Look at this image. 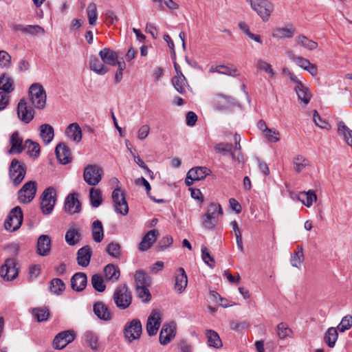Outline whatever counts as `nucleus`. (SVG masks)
<instances>
[{"label": "nucleus", "mask_w": 352, "mask_h": 352, "mask_svg": "<svg viewBox=\"0 0 352 352\" xmlns=\"http://www.w3.org/2000/svg\"><path fill=\"white\" fill-rule=\"evenodd\" d=\"M263 22H267L274 11V4L269 0H245Z\"/></svg>", "instance_id": "nucleus-1"}, {"label": "nucleus", "mask_w": 352, "mask_h": 352, "mask_svg": "<svg viewBox=\"0 0 352 352\" xmlns=\"http://www.w3.org/2000/svg\"><path fill=\"white\" fill-rule=\"evenodd\" d=\"M223 214V210L219 204L211 203L202 217V225L208 230L213 229L217 222L219 216Z\"/></svg>", "instance_id": "nucleus-2"}, {"label": "nucleus", "mask_w": 352, "mask_h": 352, "mask_svg": "<svg viewBox=\"0 0 352 352\" xmlns=\"http://www.w3.org/2000/svg\"><path fill=\"white\" fill-rule=\"evenodd\" d=\"M113 300L120 309L128 308L132 302V294L124 284L119 285L113 294Z\"/></svg>", "instance_id": "nucleus-3"}, {"label": "nucleus", "mask_w": 352, "mask_h": 352, "mask_svg": "<svg viewBox=\"0 0 352 352\" xmlns=\"http://www.w3.org/2000/svg\"><path fill=\"white\" fill-rule=\"evenodd\" d=\"M28 94L30 101L35 108L38 109L45 108L47 95L40 83H33L29 88Z\"/></svg>", "instance_id": "nucleus-4"}, {"label": "nucleus", "mask_w": 352, "mask_h": 352, "mask_svg": "<svg viewBox=\"0 0 352 352\" xmlns=\"http://www.w3.org/2000/svg\"><path fill=\"white\" fill-rule=\"evenodd\" d=\"M23 219V215L21 208L16 206L11 210L4 222L5 229L9 232H14L18 230Z\"/></svg>", "instance_id": "nucleus-5"}, {"label": "nucleus", "mask_w": 352, "mask_h": 352, "mask_svg": "<svg viewBox=\"0 0 352 352\" xmlns=\"http://www.w3.org/2000/svg\"><path fill=\"white\" fill-rule=\"evenodd\" d=\"M26 174L25 165L16 159H13L9 167V176L14 186L19 185Z\"/></svg>", "instance_id": "nucleus-6"}, {"label": "nucleus", "mask_w": 352, "mask_h": 352, "mask_svg": "<svg viewBox=\"0 0 352 352\" xmlns=\"http://www.w3.org/2000/svg\"><path fill=\"white\" fill-rule=\"evenodd\" d=\"M102 168L96 164L87 166L83 172V179L89 186H96L102 180Z\"/></svg>", "instance_id": "nucleus-7"}, {"label": "nucleus", "mask_w": 352, "mask_h": 352, "mask_svg": "<svg viewBox=\"0 0 352 352\" xmlns=\"http://www.w3.org/2000/svg\"><path fill=\"white\" fill-rule=\"evenodd\" d=\"M56 191L52 187L46 188L41 197V208L43 214H49L54 209L56 203Z\"/></svg>", "instance_id": "nucleus-8"}, {"label": "nucleus", "mask_w": 352, "mask_h": 352, "mask_svg": "<svg viewBox=\"0 0 352 352\" xmlns=\"http://www.w3.org/2000/svg\"><path fill=\"white\" fill-rule=\"evenodd\" d=\"M37 186L34 181L26 182L18 192V199L19 202L28 204L31 202L36 193Z\"/></svg>", "instance_id": "nucleus-9"}, {"label": "nucleus", "mask_w": 352, "mask_h": 352, "mask_svg": "<svg viewBox=\"0 0 352 352\" xmlns=\"http://www.w3.org/2000/svg\"><path fill=\"white\" fill-rule=\"evenodd\" d=\"M115 211L123 216L129 212V206L126 201L124 194L120 188H116L112 192Z\"/></svg>", "instance_id": "nucleus-10"}, {"label": "nucleus", "mask_w": 352, "mask_h": 352, "mask_svg": "<svg viewBox=\"0 0 352 352\" xmlns=\"http://www.w3.org/2000/svg\"><path fill=\"white\" fill-rule=\"evenodd\" d=\"M142 330V327L140 320L133 319L125 324L124 329V336L129 342H132L140 338Z\"/></svg>", "instance_id": "nucleus-11"}, {"label": "nucleus", "mask_w": 352, "mask_h": 352, "mask_svg": "<svg viewBox=\"0 0 352 352\" xmlns=\"http://www.w3.org/2000/svg\"><path fill=\"white\" fill-rule=\"evenodd\" d=\"M0 275L5 280H12L18 276V270L14 259L8 258L0 269Z\"/></svg>", "instance_id": "nucleus-12"}, {"label": "nucleus", "mask_w": 352, "mask_h": 352, "mask_svg": "<svg viewBox=\"0 0 352 352\" xmlns=\"http://www.w3.org/2000/svg\"><path fill=\"white\" fill-rule=\"evenodd\" d=\"M17 115L23 122L28 124L34 117V110L28 105L25 100H21L17 107Z\"/></svg>", "instance_id": "nucleus-13"}, {"label": "nucleus", "mask_w": 352, "mask_h": 352, "mask_svg": "<svg viewBox=\"0 0 352 352\" xmlns=\"http://www.w3.org/2000/svg\"><path fill=\"white\" fill-rule=\"evenodd\" d=\"M75 339L74 332L64 331L58 333L53 341V346L56 349H62Z\"/></svg>", "instance_id": "nucleus-14"}, {"label": "nucleus", "mask_w": 352, "mask_h": 352, "mask_svg": "<svg viewBox=\"0 0 352 352\" xmlns=\"http://www.w3.org/2000/svg\"><path fill=\"white\" fill-rule=\"evenodd\" d=\"M161 314L160 311L153 310L149 315L146 322V331L150 336L157 334L161 324Z\"/></svg>", "instance_id": "nucleus-15"}, {"label": "nucleus", "mask_w": 352, "mask_h": 352, "mask_svg": "<svg viewBox=\"0 0 352 352\" xmlns=\"http://www.w3.org/2000/svg\"><path fill=\"white\" fill-rule=\"evenodd\" d=\"M234 140L235 142L234 148L233 147L232 144L219 143L214 146L215 151L217 153L223 154L228 153L231 155L232 157L234 159L235 157L234 151L241 149V145L239 143L241 140L240 135L236 133L234 136Z\"/></svg>", "instance_id": "nucleus-16"}, {"label": "nucleus", "mask_w": 352, "mask_h": 352, "mask_svg": "<svg viewBox=\"0 0 352 352\" xmlns=\"http://www.w3.org/2000/svg\"><path fill=\"white\" fill-rule=\"evenodd\" d=\"M175 336V324L174 322L164 324L160 333V342L162 345L168 344Z\"/></svg>", "instance_id": "nucleus-17"}, {"label": "nucleus", "mask_w": 352, "mask_h": 352, "mask_svg": "<svg viewBox=\"0 0 352 352\" xmlns=\"http://www.w3.org/2000/svg\"><path fill=\"white\" fill-rule=\"evenodd\" d=\"M93 310L95 315L104 321H109L113 318V314L109 309L107 305L103 302L98 301L94 304Z\"/></svg>", "instance_id": "nucleus-18"}, {"label": "nucleus", "mask_w": 352, "mask_h": 352, "mask_svg": "<svg viewBox=\"0 0 352 352\" xmlns=\"http://www.w3.org/2000/svg\"><path fill=\"white\" fill-rule=\"evenodd\" d=\"M159 235V232L157 230H151L148 231L144 236L142 238L141 242L139 244V250L141 252H144L148 250L152 245L155 242L157 236Z\"/></svg>", "instance_id": "nucleus-19"}, {"label": "nucleus", "mask_w": 352, "mask_h": 352, "mask_svg": "<svg viewBox=\"0 0 352 352\" xmlns=\"http://www.w3.org/2000/svg\"><path fill=\"white\" fill-rule=\"evenodd\" d=\"M81 204L76 194L68 195L65 201V210L67 212L73 214L80 211Z\"/></svg>", "instance_id": "nucleus-20"}, {"label": "nucleus", "mask_w": 352, "mask_h": 352, "mask_svg": "<svg viewBox=\"0 0 352 352\" xmlns=\"http://www.w3.org/2000/svg\"><path fill=\"white\" fill-rule=\"evenodd\" d=\"M56 157L63 164H67L72 162L71 152L65 143L58 144L55 149Z\"/></svg>", "instance_id": "nucleus-21"}, {"label": "nucleus", "mask_w": 352, "mask_h": 352, "mask_svg": "<svg viewBox=\"0 0 352 352\" xmlns=\"http://www.w3.org/2000/svg\"><path fill=\"white\" fill-rule=\"evenodd\" d=\"M10 144L11 146L8 151L9 154L21 153L25 150L23 139L17 131L14 132L10 138Z\"/></svg>", "instance_id": "nucleus-22"}, {"label": "nucleus", "mask_w": 352, "mask_h": 352, "mask_svg": "<svg viewBox=\"0 0 352 352\" xmlns=\"http://www.w3.org/2000/svg\"><path fill=\"white\" fill-rule=\"evenodd\" d=\"M175 289L179 294H182L188 284V278L184 269L182 267L178 268L175 272Z\"/></svg>", "instance_id": "nucleus-23"}, {"label": "nucleus", "mask_w": 352, "mask_h": 352, "mask_svg": "<svg viewBox=\"0 0 352 352\" xmlns=\"http://www.w3.org/2000/svg\"><path fill=\"white\" fill-rule=\"evenodd\" d=\"M87 283V277L85 273L77 272L71 278L72 288L76 292L85 289Z\"/></svg>", "instance_id": "nucleus-24"}, {"label": "nucleus", "mask_w": 352, "mask_h": 352, "mask_svg": "<svg viewBox=\"0 0 352 352\" xmlns=\"http://www.w3.org/2000/svg\"><path fill=\"white\" fill-rule=\"evenodd\" d=\"M99 56L103 63L108 65L116 66L118 54L116 52L109 48H103L99 52Z\"/></svg>", "instance_id": "nucleus-25"}, {"label": "nucleus", "mask_w": 352, "mask_h": 352, "mask_svg": "<svg viewBox=\"0 0 352 352\" xmlns=\"http://www.w3.org/2000/svg\"><path fill=\"white\" fill-rule=\"evenodd\" d=\"M92 251L89 245L80 248L77 252V263L82 267H87L89 265Z\"/></svg>", "instance_id": "nucleus-26"}, {"label": "nucleus", "mask_w": 352, "mask_h": 352, "mask_svg": "<svg viewBox=\"0 0 352 352\" xmlns=\"http://www.w3.org/2000/svg\"><path fill=\"white\" fill-rule=\"evenodd\" d=\"M105 281L114 283L119 280L120 271L118 267L113 264H108L104 267Z\"/></svg>", "instance_id": "nucleus-27"}, {"label": "nucleus", "mask_w": 352, "mask_h": 352, "mask_svg": "<svg viewBox=\"0 0 352 352\" xmlns=\"http://www.w3.org/2000/svg\"><path fill=\"white\" fill-rule=\"evenodd\" d=\"M294 32L295 28L292 25H289V27L275 28L272 36L276 40H281L293 37Z\"/></svg>", "instance_id": "nucleus-28"}, {"label": "nucleus", "mask_w": 352, "mask_h": 352, "mask_svg": "<svg viewBox=\"0 0 352 352\" xmlns=\"http://www.w3.org/2000/svg\"><path fill=\"white\" fill-rule=\"evenodd\" d=\"M66 135L73 141L78 143L82 140V130L76 122L72 123L66 128Z\"/></svg>", "instance_id": "nucleus-29"}, {"label": "nucleus", "mask_w": 352, "mask_h": 352, "mask_svg": "<svg viewBox=\"0 0 352 352\" xmlns=\"http://www.w3.org/2000/svg\"><path fill=\"white\" fill-rule=\"evenodd\" d=\"M51 249V240L47 235H41L38 239L37 252L41 256L49 254Z\"/></svg>", "instance_id": "nucleus-30"}, {"label": "nucleus", "mask_w": 352, "mask_h": 352, "mask_svg": "<svg viewBox=\"0 0 352 352\" xmlns=\"http://www.w3.org/2000/svg\"><path fill=\"white\" fill-rule=\"evenodd\" d=\"M39 135L45 145L49 144L54 136L53 127L48 124H43L39 126Z\"/></svg>", "instance_id": "nucleus-31"}, {"label": "nucleus", "mask_w": 352, "mask_h": 352, "mask_svg": "<svg viewBox=\"0 0 352 352\" xmlns=\"http://www.w3.org/2000/svg\"><path fill=\"white\" fill-rule=\"evenodd\" d=\"M207 342L210 347L220 349L223 346L222 341L217 332L212 329H207L205 333Z\"/></svg>", "instance_id": "nucleus-32"}, {"label": "nucleus", "mask_w": 352, "mask_h": 352, "mask_svg": "<svg viewBox=\"0 0 352 352\" xmlns=\"http://www.w3.org/2000/svg\"><path fill=\"white\" fill-rule=\"evenodd\" d=\"M16 29L29 35L44 34V29L38 25H17Z\"/></svg>", "instance_id": "nucleus-33"}, {"label": "nucleus", "mask_w": 352, "mask_h": 352, "mask_svg": "<svg viewBox=\"0 0 352 352\" xmlns=\"http://www.w3.org/2000/svg\"><path fill=\"white\" fill-rule=\"evenodd\" d=\"M89 68L99 75H104L109 71L103 62H100L98 58L93 56L90 57Z\"/></svg>", "instance_id": "nucleus-34"}, {"label": "nucleus", "mask_w": 352, "mask_h": 352, "mask_svg": "<svg viewBox=\"0 0 352 352\" xmlns=\"http://www.w3.org/2000/svg\"><path fill=\"white\" fill-rule=\"evenodd\" d=\"M294 89L298 95V100L304 104H307L311 98V94L309 89L303 84H299V85L295 86Z\"/></svg>", "instance_id": "nucleus-35"}, {"label": "nucleus", "mask_w": 352, "mask_h": 352, "mask_svg": "<svg viewBox=\"0 0 352 352\" xmlns=\"http://www.w3.org/2000/svg\"><path fill=\"white\" fill-rule=\"evenodd\" d=\"M210 73H218L220 74L232 76H237L239 75L238 70L235 67H228L225 65H216L211 66L209 69Z\"/></svg>", "instance_id": "nucleus-36"}, {"label": "nucleus", "mask_w": 352, "mask_h": 352, "mask_svg": "<svg viewBox=\"0 0 352 352\" xmlns=\"http://www.w3.org/2000/svg\"><path fill=\"white\" fill-rule=\"evenodd\" d=\"M91 234L93 239L96 243H100L104 238V229L102 222L96 220L91 225Z\"/></svg>", "instance_id": "nucleus-37"}, {"label": "nucleus", "mask_w": 352, "mask_h": 352, "mask_svg": "<svg viewBox=\"0 0 352 352\" xmlns=\"http://www.w3.org/2000/svg\"><path fill=\"white\" fill-rule=\"evenodd\" d=\"M298 199L305 206L309 208L314 201H316L317 196L314 190H309L307 192H300L298 195Z\"/></svg>", "instance_id": "nucleus-38"}, {"label": "nucleus", "mask_w": 352, "mask_h": 352, "mask_svg": "<svg viewBox=\"0 0 352 352\" xmlns=\"http://www.w3.org/2000/svg\"><path fill=\"white\" fill-rule=\"evenodd\" d=\"M338 133L342 137L345 142L352 146V130L347 127L343 122L338 124Z\"/></svg>", "instance_id": "nucleus-39"}, {"label": "nucleus", "mask_w": 352, "mask_h": 352, "mask_svg": "<svg viewBox=\"0 0 352 352\" xmlns=\"http://www.w3.org/2000/svg\"><path fill=\"white\" fill-rule=\"evenodd\" d=\"M188 178L192 177V180L199 181L204 179L210 173V170L206 167L197 166L189 170Z\"/></svg>", "instance_id": "nucleus-40"}, {"label": "nucleus", "mask_w": 352, "mask_h": 352, "mask_svg": "<svg viewBox=\"0 0 352 352\" xmlns=\"http://www.w3.org/2000/svg\"><path fill=\"white\" fill-rule=\"evenodd\" d=\"M24 146L31 157L36 158L40 155L41 147L37 142L28 139L24 142Z\"/></svg>", "instance_id": "nucleus-41"}, {"label": "nucleus", "mask_w": 352, "mask_h": 352, "mask_svg": "<svg viewBox=\"0 0 352 352\" xmlns=\"http://www.w3.org/2000/svg\"><path fill=\"white\" fill-rule=\"evenodd\" d=\"M104 280L105 278L101 274H95L91 278V284L96 292L102 293L106 289Z\"/></svg>", "instance_id": "nucleus-42"}, {"label": "nucleus", "mask_w": 352, "mask_h": 352, "mask_svg": "<svg viewBox=\"0 0 352 352\" xmlns=\"http://www.w3.org/2000/svg\"><path fill=\"white\" fill-rule=\"evenodd\" d=\"M298 251L295 252L292 254L290 258V263L293 267L300 268L301 264L305 260V256L303 253V248L301 245L297 246Z\"/></svg>", "instance_id": "nucleus-43"}, {"label": "nucleus", "mask_w": 352, "mask_h": 352, "mask_svg": "<svg viewBox=\"0 0 352 352\" xmlns=\"http://www.w3.org/2000/svg\"><path fill=\"white\" fill-rule=\"evenodd\" d=\"M172 82L175 89L180 94H184L187 87V81L185 76L180 72V75L174 76Z\"/></svg>", "instance_id": "nucleus-44"}, {"label": "nucleus", "mask_w": 352, "mask_h": 352, "mask_svg": "<svg viewBox=\"0 0 352 352\" xmlns=\"http://www.w3.org/2000/svg\"><path fill=\"white\" fill-rule=\"evenodd\" d=\"M338 329L335 327H330L325 333L324 341L331 348H333L338 340Z\"/></svg>", "instance_id": "nucleus-45"}, {"label": "nucleus", "mask_w": 352, "mask_h": 352, "mask_svg": "<svg viewBox=\"0 0 352 352\" xmlns=\"http://www.w3.org/2000/svg\"><path fill=\"white\" fill-rule=\"evenodd\" d=\"M80 240V234L76 228L69 229L65 234V241L69 245H75Z\"/></svg>", "instance_id": "nucleus-46"}, {"label": "nucleus", "mask_w": 352, "mask_h": 352, "mask_svg": "<svg viewBox=\"0 0 352 352\" xmlns=\"http://www.w3.org/2000/svg\"><path fill=\"white\" fill-rule=\"evenodd\" d=\"M89 199L92 207H99L102 201L101 190L99 188H91L89 192Z\"/></svg>", "instance_id": "nucleus-47"}, {"label": "nucleus", "mask_w": 352, "mask_h": 352, "mask_svg": "<svg viewBox=\"0 0 352 352\" xmlns=\"http://www.w3.org/2000/svg\"><path fill=\"white\" fill-rule=\"evenodd\" d=\"M0 89L6 93H10L14 90V81L6 74H4L0 77Z\"/></svg>", "instance_id": "nucleus-48"}, {"label": "nucleus", "mask_w": 352, "mask_h": 352, "mask_svg": "<svg viewBox=\"0 0 352 352\" xmlns=\"http://www.w3.org/2000/svg\"><path fill=\"white\" fill-rule=\"evenodd\" d=\"M135 281L136 287L150 286L151 284V278L142 270H138L135 274Z\"/></svg>", "instance_id": "nucleus-49"}, {"label": "nucleus", "mask_w": 352, "mask_h": 352, "mask_svg": "<svg viewBox=\"0 0 352 352\" xmlns=\"http://www.w3.org/2000/svg\"><path fill=\"white\" fill-rule=\"evenodd\" d=\"M296 41L298 45L309 50H314L318 47V43L316 42L309 39L304 35L297 36L296 38Z\"/></svg>", "instance_id": "nucleus-50"}, {"label": "nucleus", "mask_w": 352, "mask_h": 352, "mask_svg": "<svg viewBox=\"0 0 352 352\" xmlns=\"http://www.w3.org/2000/svg\"><path fill=\"white\" fill-rule=\"evenodd\" d=\"M255 66L257 70L265 72L270 77H274L275 73L274 69H272V65L262 59H257L256 60Z\"/></svg>", "instance_id": "nucleus-51"}, {"label": "nucleus", "mask_w": 352, "mask_h": 352, "mask_svg": "<svg viewBox=\"0 0 352 352\" xmlns=\"http://www.w3.org/2000/svg\"><path fill=\"white\" fill-rule=\"evenodd\" d=\"M276 333L280 339L284 340L291 337L292 331L286 323L280 322L276 327Z\"/></svg>", "instance_id": "nucleus-52"}, {"label": "nucleus", "mask_w": 352, "mask_h": 352, "mask_svg": "<svg viewBox=\"0 0 352 352\" xmlns=\"http://www.w3.org/2000/svg\"><path fill=\"white\" fill-rule=\"evenodd\" d=\"M294 170L297 173L303 170L307 166H309V161L302 155H297L293 160Z\"/></svg>", "instance_id": "nucleus-53"}, {"label": "nucleus", "mask_w": 352, "mask_h": 352, "mask_svg": "<svg viewBox=\"0 0 352 352\" xmlns=\"http://www.w3.org/2000/svg\"><path fill=\"white\" fill-rule=\"evenodd\" d=\"M87 15L89 20V23L91 25H94L98 19V11L96 3H91L87 8Z\"/></svg>", "instance_id": "nucleus-54"}, {"label": "nucleus", "mask_w": 352, "mask_h": 352, "mask_svg": "<svg viewBox=\"0 0 352 352\" xmlns=\"http://www.w3.org/2000/svg\"><path fill=\"white\" fill-rule=\"evenodd\" d=\"M65 283L60 278H53L50 282V291L54 294H60L65 290Z\"/></svg>", "instance_id": "nucleus-55"}, {"label": "nucleus", "mask_w": 352, "mask_h": 352, "mask_svg": "<svg viewBox=\"0 0 352 352\" xmlns=\"http://www.w3.org/2000/svg\"><path fill=\"white\" fill-rule=\"evenodd\" d=\"M85 340L87 344L92 349H97L98 346V338L97 335L91 331H87L84 334Z\"/></svg>", "instance_id": "nucleus-56"}, {"label": "nucleus", "mask_w": 352, "mask_h": 352, "mask_svg": "<svg viewBox=\"0 0 352 352\" xmlns=\"http://www.w3.org/2000/svg\"><path fill=\"white\" fill-rule=\"evenodd\" d=\"M148 286L136 287V294L138 298L141 299L143 302H148L151 300V295L147 288Z\"/></svg>", "instance_id": "nucleus-57"}, {"label": "nucleus", "mask_w": 352, "mask_h": 352, "mask_svg": "<svg viewBox=\"0 0 352 352\" xmlns=\"http://www.w3.org/2000/svg\"><path fill=\"white\" fill-rule=\"evenodd\" d=\"M32 314L38 322H43L48 319L50 311L47 308H35L32 310Z\"/></svg>", "instance_id": "nucleus-58"}, {"label": "nucleus", "mask_w": 352, "mask_h": 352, "mask_svg": "<svg viewBox=\"0 0 352 352\" xmlns=\"http://www.w3.org/2000/svg\"><path fill=\"white\" fill-rule=\"evenodd\" d=\"M106 251L111 256L119 258L121 254V247L119 243L111 242L107 245Z\"/></svg>", "instance_id": "nucleus-59"}, {"label": "nucleus", "mask_w": 352, "mask_h": 352, "mask_svg": "<svg viewBox=\"0 0 352 352\" xmlns=\"http://www.w3.org/2000/svg\"><path fill=\"white\" fill-rule=\"evenodd\" d=\"M352 327V316L347 315L342 318L337 329L340 332H344Z\"/></svg>", "instance_id": "nucleus-60"}, {"label": "nucleus", "mask_w": 352, "mask_h": 352, "mask_svg": "<svg viewBox=\"0 0 352 352\" xmlns=\"http://www.w3.org/2000/svg\"><path fill=\"white\" fill-rule=\"evenodd\" d=\"M265 138L270 142H276L280 140L279 132L276 130H272L267 127L264 129Z\"/></svg>", "instance_id": "nucleus-61"}, {"label": "nucleus", "mask_w": 352, "mask_h": 352, "mask_svg": "<svg viewBox=\"0 0 352 352\" xmlns=\"http://www.w3.org/2000/svg\"><path fill=\"white\" fill-rule=\"evenodd\" d=\"M11 66V56L4 50H0V67L9 68Z\"/></svg>", "instance_id": "nucleus-62"}, {"label": "nucleus", "mask_w": 352, "mask_h": 352, "mask_svg": "<svg viewBox=\"0 0 352 352\" xmlns=\"http://www.w3.org/2000/svg\"><path fill=\"white\" fill-rule=\"evenodd\" d=\"M201 257L206 264L212 268L214 267V260L213 257L210 256V252L206 247H201Z\"/></svg>", "instance_id": "nucleus-63"}, {"label": "nucleus", "mask_w": 352, "mask_h": 352, "mask_svg": "<svg viewBox=\"0 0 352 352\" xmlns=\"http://www.w3.org/2000/svg\"><path fill=\"white\" fill-rule=\"evenodd\" d=\"M173 238L169 236H165L161 239L157 245L158 251H163L166 248L170 247L173 243Z\"/></svg>", "instance_id": "nucleus-64"}]
</instances>
